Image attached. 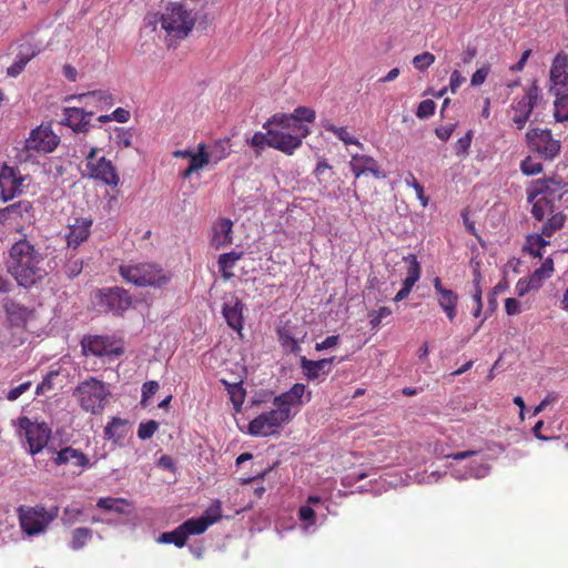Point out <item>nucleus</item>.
<instances>
[{
	"label": "nucleus",
	"mask_w": 568,
	"mask_h": 568,
	"mask_svg": "<svg viewBox=\"0 0 568 568\" xmlns=\"http://www.w3.org/2000/svg\"><path fill=\"white\" fill-rule=\"evenodd\" d=\"M7 268L18 285L26 288L34 286L48 275L42 254L26 239L11 246Z\"/></svg>",
	"instance_id": "nucleus-1"
},
{
	"label": "nucleus",
	"mask_w": 568,
	"mask_h": 568,
	"mask_svg": "<svg viewBox=\"0 0 568 568\" xmlns=\"http://www.w3.org/2000/svg\"><path fill=\"white\" fill-rule=\"evenodd\" d=\"M73 396L84 412L100 415L111 397V390L104 382L89 377L75 387Z\"/></svg>",
	"instance_id": "nucleus-2"
},
{
	"label": "nucleus",
	"mask_w": 568,
	"mask_h": 568,
	"mask_svg": "<svg viewBox=\"0 0 568 568\" xmlns=\"http://www.w3.org/2000/svg\"><path fill=\"white\" fill-rule=\"evenodd\" d=\"M119 274L126 282L140 287H162L170 281V276L160 265L146 262L121 264Z\"/></svg>",
	"instance_id": "nucleus-3"
},
{
	"label": "nucleus",
	"mask_w": 568,
	"mask_h": 568,
	"mask_svg": "<svg viewBox=\"0 0 568 568\" xmlns=\"http://www.w3.org/2000/svg\"><path fill=\"white\" fill-rule=\"evenodd\" d=\"M162 28L179 39L185 38L195 24V17L184 4L171 2L161 16Z\"/></svg>",
	"instance_id": "nucleus-4"
},
{
	"label": "nucleus",
	"mask_w": 568,
	"mask_h": 568,
	"mask_svg": "<svg viewBox=\"0 0 568 568\" xmlns=\"http://www.w3.org/2000/svg\"><path fill=\"white\" fill-rule=\"evenodd\" d=\"M526 143L531 152L537 153L544 160H554L559 155L561 143L555 139L551 130L531 128L526 132Z\"/></svg>",
	"instance_id": "nucleus-5"
},
{
	"label": "nucleus",
	"mask_w": 568,
	"mask_h": 568,
	"mask_svg": "<svg viewBox=\"0 0 568 568\" xmlns=\"http://www.w3.org/2000/svg\"><path fill=\"white\" fill-rule=\"evenodd\" d=\"M36 222V207L30 201H18L0 207V226H13L21 231Z\"/></svg>",
	"instance_id": "nucleus-6"
},
{
	"label": "nucleus",
	"mask_w": 568,
	"mask_h": 568,
	"mask_svg": "<svg viewBox=\"0 0 568 568\" xmlns=\"http://www.w3.org/2000/svg\"><path fill=\"white\" fill-rule=\"evenodd\" d=\"M85 170L88 175L109 186H118L120 176L111 160L104 156L98 158V148H91L85 155Z\"/></svg>",
	"instance_id": "nucleus-7"
},
{
	"label": "nucleus",
	"mask_w": 568,
	"mask_h": 568,
	"mask_svg": "<svg viewBox=\"0 0 568 568\" xmlns=\"http://www.w3.org/2000/svg\"><path fill=\"white\" fill-rule=\"evenodd\" d=\"M270 138V148L292 155L301 148L303 139L310 134V129L302 124H294L293 132L277 129H266Z\"/></svg>",
	"instance_id": "nucleus-8"
},
{
	"label": "nucleus",
	"mask_w": 568,
	"mask_h": 568,
	"mask_svg": "<svg viewBox=\"0 0 568 568\" xmlns=\"http://www.w3.org/2000/svg\"><path fill=\"white\" fill-rule=\"evenodd\" d=\"M567 221V216L562 212L554 214L547 219L541 227V233L530 234L526 237L524 251L529 252L534 257L541 258L544 255L542 250L549 244L545 237H551L557 231L561 230Z\"/></svg>",
	"instance_id": "nucleus-9"
},
{
	"label": "nucleus",
	"mask_w": 568,
	"mask_h": 568,
	"mask_svg": "<svg viewBox=\"0 0 568 568\" xmlns=\"http://www.w3.org/2000/svg\"><path fill=\"white\" fill-rule=\"evenodd\" d=\"M18 515L21 529L29 536L43 532L54 518V515L50 514L43 506H20Z\"/></svg>",
	"instance_id": "nucleus-10"
},
{
	"label": "nucleus",
	"mask_w": 568,
	"mask_h": 568,
	"mask_svg": "<svg viewBox=\"0 0 568 568\" xmlns=\"http://www.w3.org/2000/svg\"><path fill=\"white\" fill-rule=\"evenodd\" d=\"M26 180L27 175L18 166L3 163L0 166V201L7 203L23 194Z\"/></svg>",
	"instance_id": "nucleus-11"
},
{
	"label": "nucleus",
	"mask_w": 568,
	"mask_h": 568,
	"mask_svg": "<svg viewBox=\"0 0 568 568\" xmlns=\"http://www.w3.org/2000/svg\"><path fill=\"white\" fill-rule=\"evenodd\" d=\"M290 420L287 413L276 407L251 420L248 433L253 436H270L277 433L278 428Z\"/></svg>",
	"instance_id": "nucleus-12"
},
{
	"label": "nucleus",
	"mask_w": 568,
	"mask_h": 568,
	"mask_svg": "<svg viewBox=\"0 0 568 568\" xmlns=\"http://www.w3.org/2000/svg\"><path fill=\"white\" fill-rule=\"evenodd\" d=\"M18 426L24 430L31 455L40 453L47 446L51 429L45 423H33L29 417L22 416L18 419Z\"/></svg>",
	"instance_id": "nucleus-13"
},
{
	"label": "nucleus",
	"mask_w": 568,
	"mask_h": 568,
	"mask_svg": "<svg viewBox=\"0 0 568 568\" xmlns=\"http://www.w3.org/2000/svg\"><path fill=\"white\" fill-rule=\"evenodd\" d=\"M568 192V184L557 179H539L530 183L527 189V201L532 202L541 196L551 203L559 202Z\"/></svg>",
	"instance_id": "nucleus-14"
},
{
	"label": "nucleus",
	"mask_w": 568,
	"mask_h": 568,
	"mask_svg": "<svg viewBox=\"0 0 568 568\" xmlns=\"http://www.w3.org/2000/svg\"><path fill=\"white\" fill-rule=\"evenodd\" d=\"M276 333L284 353L298 355L302 352L301 343L307 335L304 326L285 321L277 326Z\"/></svg>",
	"instance_id": "nucleus-15"
},
{
	"label": "nucleus",
	"mask_w": 568,
	"mask_h": 568,
	"mask_svg": "<svg viewBox=\"0 0 568 568\" xmlns=\"http://www.w3.org/2000/svg\"><path fill=\"white\" fill-rule=\"evenodd\" d=\"M60 143V138L50 126L39 125L30 132L24 142V152L51 153Z\"/></svg>",
	"instance_id": "nucleus-16"
},
{
	"label": "nucleus",
	"mask_w": 568,
	"mask_h": 568,
	"mask_svg": "<svg viewBox=\"0 0 568 568\" xmlns=\"http://www.w3.org/2000/svg\"><path fill=\"white\" fill-rule=\"evenodd\" d=\"M84 352H89L99 357H119L124 353V346L121 341L110 336H89L82 341Z\"/></svg>",
	"instance_id": "nucleus-17"
},
{
	"label": "nucleus",
	"mask_w": 568,
	"mask_h": 568,
	"mask_svg": "<svg viewBox=\"0 0 568 568\" xmlns=\"http://www.w3.org/2000/svg\"><path fill=\"white\" fill-rule=\"evenodd\" d=\"M539 99V88L536 81L527 89L526 93L523 95L520 100H518L513 109L515 111V115L513 116V123L516 125L518 130L524 129L527 121L529 120L531 112L537 104Z\"/></svg>",
	"instance_id": "nucleus-18"
},
{
	"label": "nucleus",
	"mask_w": 568,
	"mask_h": 568,
	"mask_svg": "<svg viewBox=\"0 0 568 568\" xmlns=\"http://www.w3.org/2000/svg\"><path fill=\"white\" fill-rule=\"evenodd\" d=\"M100 304L110 312L122 315L132 305V297L129 292L122 287H108L100 290Z\"/></svg>",
	"instance_id": "nucleus-19"
},
{
	"label": "nucleus",
	"mask_w": 568,
	"mask_h": 568,
	"mask_svg": "<svg viewBox=\"0 0 568 568\" xmlns=\"http://www.w3.org/2000/svg\"><path fill=\"white\" fill-rule=\"evenodd\" d=\"M437 302L449 321H454L457 315L458 295L453 290L443 285L439 277L433 280Z\"/></svg>",
	"instance_id": "nucleus-20"
},
{
	"label": "nucleus",
	"mask_w": 568,
	"mask_h": 568,
	"mask_svg": "<svg viewBox=\"0 0 568 568\" xmlns=\"http://www.w3.org/2000/svg\"><path fill=\"white\" fill-rule=\"evenodd\" d=\"M306 386L302 383H295L287 392H284L274 397L273 404L280 409H284L288 418H292L291 408L301 406L303 404V396L305 394Z\"/></svg>",
	"instance_id": "nucleus-21"
},
{
	"label": "nucleus",
	"mask_w": 568,
	"mask_h": 568,
	"mask_svg": "<svg viewBox=\"0 0 568 568\" xmlns=\"http://www.w3.org/2000/svg\"><path fill=\"white\" fill-rule=\"evenodd\" d=\"M61 123L72 129L75 133L88 132L93 112H85L81 108H64Z\"/></svg>",
	"instance_id": "nucleus-22"
},
{
	"label": "nucleus",
	"mask_w": 568,
	"mask_h": 568,
	"mask_svg": "<svg viewBox=\"0 0 568 568\" xmlns=\"http://www.w3.org/2000/svg\"><path fill=\"white\" fill-rule=\"evenodd\" d=\"M549 78L554 89L568 87V54L566 52L560 51L552 59Z\"/></svg>",
	"instance_id": "nucleus-23"
},
{
	"label": "nucleus",
	"mask_w": 568,
	"mask_h": 568,
	"mask_svg": "<svg viewBox=\"0 0 568 568\" xmlns=\"http://www.w3.org/2000/svg\"><path fill=\"white\" fill-rule=\"evenodd\" d=\"M349 168L356 179L364 174H372L376 179L384 178L377 161L368 155H353L349 161Z\"/></svg>",
	"instance_id": "nucleus-24"
},
{
	"label": "nucleus",
	"mask_w": 568,
	"mask_h": 568,
	"mask_svg": "<svg viewBox=\"0 0 568 568\" xmlns=\"http://www.w3.org/2000/svg\"><path fill=\"white\" fill-rule=\"evenodd\" d=\"M243 310L244 304L236 296H232L231 300L225 302L222 308V314L227 325L240 334L244 324Z\"/></svg>",
	"instance_id": "nucleus-25"
},
{
	"label": "nucleus",
	"mask_w": 568,
	"mask_h": 568,
	"mask_svg": "<svg viewBox=\"0 0 568 568\" xmlns=\"http://www.w3.org/2000/svg\"><path fill=\"white\" fill-rule=\"evenodd\" d=\"M53 463L57 466L72 465L81 468L82 470L90 465V459L81 450L68 446L57 453V456L53 458Z\"/></svg>",
	"instance_id": "nucleus-26"
},
{
	"label": "nucleus",
	"mask_w": 568,
	"mask_h": 568,
	"mask_svg": "<svg viewBox=\"0 0 568 568\" xmlns=\"http://www.w3.org/2000/svg\"><path fill=\"white\" fill-rule=\"evenodd\" d=\"M233 223L230 219H221L213 225V235L211 240L212 246L216 250L232 244Z\"/></svg>",
	"instance_id": "nucleus-27"
},
{
	"label": "nucleus",
	"mask_w": 568,
	"mask_h": 568,
	"mask_svg": "<svg viewBox=\"0 0 568 568\" xmlns=\"http://www.w3.org/2000/svg\"><path fill=\"white\" fill-rule=\"evenodd\" d=\"M92 221L88 219H75L74 223L70 225L69 233L67 234L68 246L78 247L90 235Z\"/></svg>",
	"instance_id": "nucleus-28"
},
{
	"label": "nucleus",
	"mask_w": 568,
	"mask_h": 568,
	"mask_svg": "<svg viewBox=\"0 0 568 568\" xmlns=\"http://www.w3.org/2000/svg\"><path fill=\"white\" fill-rule=\"evenodd\" d=\"M550 92L555 95L554 118L557 122L568 121V87L550 88Z\"/></svg>",
	"instance_id": "nucleus-29"
},
{
	"label": "nucleus",
	"mask_w": 568,
	"mask_h": 568,
	"mask_svg": "<svg viewBox=\"0 0 568 568\" xmlns=\"http://www.w3.org/2000/svg\"><path fill=\"white\" fill-rule=\"evenodd\" d=\"M300 366L307 381H316L321 375L326 376L331 373V368H325L320 359L312 361L305 356H301Z\"/></svg>",
	"instance_id": "nucleus-30"
},
{
	"label": "nucleus",
	"mask_w": 568,
	"mask_h": 568,
	"mask_svg": "<svg viewBox=\"0 0 568 568\" xmlns=\"http://www.w3.org/2000/svg\"><path fill=\"white\" fill-rule=\"evenodd\" d=\"M219 518H220V515L214 516V517H210V516L205 515L200 518L187 519L181 526L186 534V538H189L190 535L203 534L212 524L217 521Z\"/></svg>",
	"instance_id": "nucleus-31"
},
{
	"label": "nucleus",
	"mask_w": 568,
	"mask_h": 568,
	"mask_svg": "<svg viewBox=\"0 0 568 568\" xmlns=\"http://www.w3.org/2000/svg\"><path fill=\"white\" fill-rule=\"evenodd\" d=\"M128 420L113 417L104 427V437L109 440L118 442L126 435Z\"/></svg>",
	"instance_id": "nucleus-32"
},
{
	"label": "nucleus",
	"mask_w": 568,
	"mask_h": 568,
	"mask_svg": "<svg viewBox=\"0 0 568 568\" xmlns=\"http://www.w3.org/2000/svg\"><path fill=\"white\" fill-rule=\"evenodd\" d=\"M530 203L532 205L531 215L537 221H544L546 217L549 219L555 214V204L546 200V197L538 196Z\"/></svg>",
	"instance_id": "nucleus-33"
},
{
	"label": "nucleus",
	"mask_w": 568,
	"mask_h": 568,
	"mask_svg": "<svg viewBox=\"0 0 568 568\" xmlns=\"http://www.w3.org/2000/svg\"><path fill=\"white\" fill-rule=\"evenodd\" d=\"M242 256H243V252H235V251H232L230 253H223L219 256V260H217L219 270L225 280H230L234 276V274L231 271L235 266V263L242 258Z\"/></svg>",
	"instance_id": "nucleus-34"
},
{
	"label": "nucleus",
	"mask_w": 568,
	"mask_h": 568,
	"mask_svg": "<svg viewBox=\"0 0 568 568\" xmlns=\"http://www.w3.org/2000/svg\"><path fill=\"white\" fill-rule=\"evenodd\" d=\"M8 320L10 321L11 325L14 326H22L27 323L30 311L17 303H10L4 306Z\"/></svg>",
	"instance_id": "nucleus-35"
},
{
	"label": "nucleus",
	"mask_w": 568,
	"mask_h": 568,
	"mask_svg": "<svg viewBox=\"0 0 568 568\" xmlns=\"http://www.w3.org/2000/svg\"><path fill=\"white\" fill-rule=\"evenodd\" d=\"M231 154V144L230 139H220L216 140L212 146L211 150L207 151V156H210V162L213 161V163H219Z\"/></svg>",
	"instance_id": "nucleus-36"
},
{
	"label": "nucleus",
	"mask_w": 568,
	"mask_h": 568,
	"mask_svg": "<svg viewBox=\"0 0 568 568\" xmlns=\"http://www.w3.org/2000/svg\"><path fill=\"white\" fill-rule=\"evenodd\" d=\"M272 126H277V130L291 131L293 132L294 121L292 114L287 113H275L273 114L264 124L263 129H273Z\"/></svg>",
	"instance_id": "nucleus-37"
},
{
	"label": "nucleus",
	"mask_w": 568,
	"mask_h": 568,
	"mask_svg": "<svg viewBox=\"0 0 568 568\" xmlns=\"http://www.w3.org/2000/svg\"><path fill=\"white\" fill-rule=\"evenodd\" d=\"M186 534L181 525L172 531L161 534L158 538V542L160 544H174L179 548H182L186 544Z\"/></svg>",
	"instance_id": "nucleus-38"
},
{
	"label": "nucleus",
	"mask_w": 568,
	"mask_h": 568,
	"mask_svg": "<svg viewBox=\"0 0 568 568\" xmlns=\"http://www.w3.org/2000/svg\"><path fill=\"white\" fill-rule=\"evenodd\" d=\"M322 125L326 131L332 132L337 139L344 142V144H355L358 146H363V144L357 139L351 136L346 128L336 126L329 121L322 122Z\"/></svg>",
	"instance_id": "nucleus-39"
},
{
	"label": "nucleus",
	"mask_w": 568,
	"mask_h": 568,
	"mask_svg": "<svg viewBox=\"0 0 568 568\" xmlns=\"http://www.w3.org/2000/svg\"><path fill=\"white\" fill-rule=\"evenodd\" d=\"M93 531L87 527H79L72 531L70 547L73 550L82 549L92 538Z\"/></svg>",
	"instance_id": "nucleus-40"
},
{
	"label": "nucleus",
	"mask_w": 568,
	"mask_h": 568,
	"mask_svg": "<svg viewBox=\"0 0 568 568\" xmlns=\"http://www.w3.org/2000/svg\"><path fill=\"white\" fill-rule=\"evenodd\" d=\"M97 506L104 510H114L119 514H123V506H129V503L124 498L102 497L98 500Z\"/></svg>",
	"instance_id": "nucleus-41"
},
{
	"label": "nucleus",
	"mask_w": 568,
	"mask_h": 568,
	"mask_svg": "<svg viewBox=\"0 0 568 568\" xmlns=\"http://www.w3.org/2000/svg\"><path fill=\"white\" fill-rule=\"evenodd\" d=\"M80 99L91 100L93 103H99L103 108L111 106L114 102L112 95L108 91L98 90L91 91L80 95Z\"/></svg>",
	"instance_id": "nucleus-42"
},
{
	"label": "nucleus",
	"mask_w": 568,
	"mask_h": 568,
	"mask_svg": "<svg viewBox=\"0 0 568 568\" xmlns=\"http://www.w3.org/2000/svg\"><path fill=\"white\" fill-rule=\"evenodd\" d=\"M209 163L210 156H207L206 145L204 143H200L197 145V152H193L191 155L190 165H192L195 171H199L206 166Z\"/></svg>",
	"instance_id": "nucleus-43"
},
{
	"label": "nucleus",
	"mask_w": 568,
	"mask_h": 568,
	"mask_svg": "<svg viewBox=\"0 0 568 568\" xmlns=\"http://www.w3.org/2000/svg\"><path fill=\"white\" fill-rule=\"evenodd\" d=\"M227 393L230 395V399L234 406V409L239 413L241 412L242 405L245 399V389L241 384H230L227 385Z\"/></svg>",
	"instance_id": "nucleus-44"
},
{
	"label": "nucleus",
	"mask_w": 568,
	"mask_h": 568,
	"mask_svg": "<svg viewBox=\"0 0 568 568\" xmlns=\"http://www.w3.org/2000/svg\"><path fill=\"white\" fill-rule=\"evenodd\" d=\"M33 57L34 53L19 54L17 60L7 69V74L11 78H17Z\"/></svg>",
	"instance_id": "nucleus-45"
},
{
	"label": "nucleus",
	"mask_w": 568,
	"mask_h": 568,
	"mask_svg": "<svg viewBox=\"0 0 568 568\" xmlns=\"http://www.w3.org/2000/svg\"><path fill=\"white\" fill-rule=\"evenodd\" d=\"M291 114L293 116L294 124H300L301 121L312 123L316 118L315 110L308 106H297Z\"/></svg>",
	"instance_id": "nucleus-46"
},
{
	"label": "nucleus",
	"mask_w": 568,
	"mask_h": 568,
	"mask_svg": "<svg viewBox=\"0 0 568 568\" xmlns=\"http://www.w3.org/2000/svg\"><path fill=\"white\" fill-rule=\"evenodd\" d=\"M392 311L387 306H382L378 310L371 311L368 313L369 325L372 329H376L381 326L382 320L388 317Z\"/></svg>",
	"instance_id": "nucleus-47"
},
{
	"label": "nucleus",
	"mask_w": 568,
	"mask_h": 568,
	"mask_svg": "<svg viewBox=\"0 0 568 568\" xmlns=\"http://www.w3.org/2000/svg\"><path fill=\"white\" fill-rule=\"evenodd\" d=\"M405 182L408 186H412L417 195V199L420 201L422 206H427L428 197L425 195L424 186L417 181L413 173H408L405 178Z\"/></svg>",
	"instance_id": "nucleus-48"
},
{
	"label": "nucleus",
	"mask_w": 568,
	"mask_h": 568,
	"mask_svg": "<svg viewBox=\"0 0 568 568\" xmlns=\"http://www.w3.org/2000/svg\"><path fill=\"white\" fill-rule=\"evenodd\" d=\"M160 385L156 381H149L142 385V394L140 404L143 407L148 406L149 399L159 390Z\"/></svg>",
	"instance_id": "nucleus-49"
},
{
	"label": "nucleus",
	"mask_w": 568,
	"mask_h": 568,
	"mask_svg": "<svg viewBox=\"0 0 568 568\" xmlns=\"http://www.w3.org/2000/svg\"><path fill=\"white\" fill-rule=\"evenodd\" d=\"M434 62H435V55L430 52H423L420 54H417L413 59V64H414L415 69H417L419 71H425Z\"/></svg>",
	"instance_id": "nucleus-50"
},
{
	"label": "nucleus",
	"mask_w": 568,
	"mask_h": 568,
	"mask_svg": "<svg viewBox=\"0 0 568 568\" xmlns=\"http://www.w3.org/2000/svg\"><path fill=\"white\" fill-rule=\"evenodd\" d=\"M520 170L525 175H536L542 171V164L527 156L520 163Z\"/></svg>",
	"instance_id": "nucleus-51"
},
{
	"label": "nucleus",
	"mask_w": 568,
	"mask_h": 568,
	"mask_svg": "<svg viewBox=\"0 0 568 568\" xmlns=\"http://www.w3.org/2000/svg\"><path fill=\"white\" fill-rule=\"evenodd\" d=\"M159 428V423L155 420H148L141 423L138 428V436L140 439L145 440L151 438Z\"/></svg>",
	"instance_id": "nucleus-52"
},
{
	"label": "nucleus",
	"mask_w": 568,
	"mask_h": 568,
	"mask_svg": "<svg viewBox=\"0 0 568 568\" xmlns=\"http://www.w3.org/2000/svg\"><path fill=\"white\" fill-rule=\"evenodd\" d=\"M473 141V131L469 130L464 136L458 139L455 145V153L458 156L466 155L469 151Z\"/></svg>",
	"instance_id": "nucleus-53"
},
{
	"label": "nucleus",
	"mask_w": 568,
	"mask_h": 568,
	"mask_svg": "<svg viewBox=\"0 0 568 568\" xmlns=\"http://www.w3.org/2000/svg\"><path fill=\"white\" fill-rule=\"evenodd\" d=\"M404 260L409 263L406 276L415 281H418L420 278L422 268L416 255L409 254Z\"/></svg>",
	"instance_id": "nucleus-54"
},
{
	"label": "nucleus",
	"mask_w": 568,
	"mask_h": 568,
	"mask_svg": "<svg viewBox=\"0 0 568 568\" xmlns=\"http://www.w3.org/2000/svg\"><path fill=\"white\" fill-rule=\"evenodd\" d=\"M436 104L433 100H423L416 111V115L419 119H426L434 114Z\"/></svg>",
	"instance_id": "nucleus-55"
},
{
	"label": "nucleus",
	"mask_w": 568,
	"mask_h": 568,
	"mask_svg": "<svg viewBox=\"0 0 568 568\" xmlns=\"http://www.w3.org/2000/svg\"><path fill=\"white\" fill-rule=\"evenodd\" d=\"M314 175L320 183L327 181L332 176L331 165L325 160L320 161L314 170Z\"/></svg>",
	"instance_id": "nucleus-56"
},
{
	"label": "nucleus",
	"mask_w": 568,
	"mask_h": 568,
	"mask_svg": "<svg viewBox=\"0 0 568 568\" xmlns=\"http://www.w3.org/2000/svg\"><path fill=\"white\" fill-rule=\"evenodd\" d=\"M247 143L255 149H264L265 145L270 146V138L267 130L265 132H255Z\"/></svg>",
	"instance_id": "nucleus-57"
},
{
	"label": "nucleus",
	"mask_w": 568,
	"mask_h": 568,
	"mask_svg": "<svg viewBox=\"0 0 568 568\" xmlns=\"http://www.w3.org/2000/svg\"><path fill=\"white\" fill-rule=\"evenodd\" d=\"M480 282H481V274L478 270H475L473 300H474L475 304L478 306V308H483V301H481L483 291L480 287Z\"/></svg>",
	"instance_id": "nucleus-58"
},
{
	"label": "nucleus",
	"mask_w": 568,
	"mask_h": 568,
	"mask_svg": "<svg viewBox=\"0 0 568 568\" xmlns=\"http://www.w3.org/2000/svg\"><path fill=\"white\" fill-rule=\"evenodd\" d=\"M31 382H24L13 388H11L7 395L6 398L10 402L17 400L22 394H24L29 388L31 387Z\"/></svg>",
	"instance_id": "nucleus-59"
},
{
	"label": "nucleus",
	"mask_w": 568,
	"mask_h": 568,
	"mask_svg": "<svg viewBox=\"0 0 568 568\" xmlns=\"http://www.w3.org/2000/svg\"><path fill=\"white\" fill-rule=\"evenodd\" d=\"M487 470H488V468H487V467H480V468H479L478 470H476V471H474V470H471V469H470L469 471H467V473H465V474H462V471H460V470L455 469V470H453V471H452V475H453L455 478L459 479V480H460V479H466V478H468V477H476V478H480V477H483V476L487 473Z\"/></svg>",
	"instance_id": "nucleus-60"
},
{
	"label": "nucleus",
	"mask_w": 568,
	"mask_h": 568,
	"mask_svg": "<svg viewBox=\"0 0 568 568\" xmlns=\"http://www.w3.org/2000/svg\"><path fill=\"white\" fill-rule=\"evenodd\" d=\"M339 342L338 335L327 336L324 341L315 344V351L322 352L335 347Z\"/></svg>",
	"instance_id": "nucleus-61"
},
{
	"label": "nucleus",
	"mask_w": 568,
	"mask_h": 568,
	"mask_svg": "<svg viewBox=\"0 0 568 568\" xmlns=\"http://www.w3.org/2000/svg\"><path fill=\"white\" fill-rule=\"evenodd\" d=\"M537 274H539L541 277H550L554 272V261L551 257H547L540 267L535 270Z\"/></svg>",
	"instance_id": "nucleus-62"
},
{
	"label": "nucleus",
	"mask_w": 568,
	"mask_h": 568,
	"mask_svg": "<svg viewBox=\"0 0 568 568\" xmlns=\"http://www.w3.org/2000/svg\"><path fill=\"white\" fill-rule=\"evenodd\" d=\"M298 517L302 521H307L310 524H314L315 521V511L312 507L304 505L298 509Z\"/></svg>",
	"instance_id": "nucleus-63"
},
{
	"label": "nucleus",
	"mask_w": 568,
	"mask_h": 568,
	"mask_svg": "<svg viewBox=\"0 0 568 568\" xmlns=\"http://www.w3.org/2000/svg\"><path fill=\"white\" fill-rule=\"evenodd\" d=\"M505 311L507 315H517L521 312L520 303L513 297H508L505 300Z\"/></svg>",
	"instance_id": "nucleus-64"
}]
</instances>
